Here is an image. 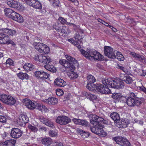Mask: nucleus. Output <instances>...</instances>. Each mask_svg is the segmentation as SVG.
<instances>
[{"instance_id": "1", "label": "nucleus", "mask_w": 146, "mask_h": 146, "mask_svg": "<svg viewBox=\"0 0 146 146\" xmlns=\"http://www.w3.org/2000/svg\"><path fill=\"white\" fill-rule=\"evenodd\" d=\"M68 41L76 46L78 49L80 50L82 54L87 59L90 60L94 59L100 61L104 60V56L94 49H87L86 51L84 50L80 49L81 46L74 40L71 38L69 39Z\"/></svg>"}, {"instance_id": "2", "label": "nucleus", "mask_w": 146, "mask_h": 146, "mask_svg": "<svg viewBox=\"0 0 146 146\" xmlns=\"http://www.w3.org/2000/svg\"><path fill=\"white\" fill-rule=\"evenodd\" d=\"M142 98H139L133 93L130 94V97L127 98V104L130 107L134 106H139L141 104Z\"/></svg>"}, {"instance_id": "3", "label": "nucleus", "mask_w": 146, "mask_h": 146, "mask_svg": "<svg viewBox=\"0 0 146 146\" xmlns=\"http://www.w3.org/2000/svg\"><path fill=\"white\" fill-rule=\"evenodd\" d=\"M0 100L9 105H13L16 102V100L11 96L5 94H0Z\"/></svg>"}, {"instance_id": "4", "label": "nucleus", "mask_w": 146, "mask_h": 146, "mask_svg": "<svg viewBox=\"0 0 146 146\" xmlns=\"http://www.w3.org/2000/svg\"><path fill=\"white\" fill-rule=\"evenodd\" d=\"M113 140L117 144L121 146H130V143L126 138L121 136H117L113 137Z\"/></svg>"}, {"instance_id": "5", "label": "nucleus", "mask_w": 146, "mask_h": 146, "mask_svg": "<svg viewBox=\"0 0 146 146\" xmlns=\"http://www.w3.org/2000/svg\"><path fill=\"white\" fill-rule=\"evenodd\" d=\"M35 49L39 52L42 53L47 54L49 51L48 47L44 44L40 42L35 43Z\"/></svg>"}, {"instance_id": "6", "label": "nucleus", "mask_w": 146, "mask_h": 146, "mask_svg": "<svg viewBox=\"0 0 146 146\" xmlns=\"http://www.w3.org/2000/svg\"><path fill=\"white\" fill-rule=\"evenodd\" d=\"M34 59L35 60H38L39 62L44 63H49L51 61V59L49 56H46L43 55L37 54L35 56Z\"/></svg>"}, {"instance_id": "7", "label": "nucleus", "mask_w": 146, "mask_h": 146, "mask_svg": "<svg viewBox=\"0 0 146 146\" xmlns=\"http://www.w3.org/2000/svg\"><path fill=\"white\" fill-rule=\"evenodd\" d=\"M56 121L60 125H65L71 121L70 119L65 116H60L56 119Z\"/></svg>"}, {"instance_id": "8", "label": "nucleus", "mask_w": 146, "mask_h": 146, "mask_svg": "<svg viewBox=\"0 0 146 146\" xmlns=\"http://www.w3.org/2000/svg\"><path fill=\"white\" fill-rule=\"evenodd\" d=\"M104 52L106 56L110 58L114 59L115 55L113 48L109 46H105Z\"/></svg>"}, {"instance_id": "9", "label": "nucleus", "mask_w": 146, "mask_h": 146, "mask_svg": "<svg viewBox=\"0 0 146 146\" xmlns=\"http://www.w3.org/2000/svg\"><path fill=\"white\" fill-rule=\"evenodd\" d=\"M23 133V132L19 129L13 128L11 130L10 135L11 137L15 139H17L20 137Z\"/></svg>"}, {"instance_id": "10", "label": "nucleus", "mask_w": 146, "mask_h": 146, "mask_svg": "<svg viewBox=\"0 0 146 146\" xmlns=\"http://www.w3.org/2000/svg\"><path fill=\"white\" fill-rule=\"evenodd\" d=\"M96 90L100 93L104 94L110 93V90L107 87L100 84H97Z\"/></svg>"}, {"instance_id": "11", "label": "nucleus", "mask_w": 146, "mask_h": 146, "mask_svg": "<svg viewBox=\"0 0 146 146\" xmlns=\"http://www.w3.org/2000/svg\"><path fill=\"white\" fill-rule=\"evenodd\" d=\"M34 74L37 78L43 80L47 79L50 76L48 73L45 72L43 71H36Z\"/></svg>"}, {"instance_id": "12", "label": "nucleus", "mask_w": 146, "mask_h": 146, "mask_svg": "<svg viewBox=\"0 0 146 146\" xmlns=\"http://www.w3.org/2000/svg\"><path fill=\"white\" fill-rule=\"evenodd\" d=\"M124 82L121 79H114L112 88L116 89L123 88L124 87Z\"/></svg>"}, {"instance_id": "13", "label": "nucleus", "mask_w": 146, "mask_h": 146, "mask_svg": "<svg viewBox=\"0 0 146 146\" xmlns=\"http://www.w3.org/2000/svg\"><path fill=\"white\" fill-rule=\"evenodd\" d=\"M24 104L30 110H33L36 108L37 105H38L37 103L33 102L28 99L24 100Z\"/></svg>"}, {"instance_id": "14", "label": "nucleus", "mask_w": 146, "mask_h": 146, "mask_svg": "<svg viewBox=\"0 0 146 146\" xmlns=\"http://www.w3.org/2000/svg\"><path fill=\"white\" fill-rule=\"evenodd\" d=\"M10 19L19 23H22L24 22V19L22 16L15 12L14 11Z\"/></svg>"}, {"instance_id": "15", "label": "nucleus", "mask_w": 146, "mask_h": 146, "mask_svg": "<svg viewBox=\"0 0 146 146\" xmlns=\"http://www.w3.org/2000/svg\"><path fill=\"white\" fill-rule=\"evenodd\" d=\"M29 121V118L27 115L24 114L20 115L19 118L17 119V123L19 125H23L27 123Z\"/></svg>"}, {"instance_id": "16", "label": "nucleus", "mask_w": 146, "mask_h": 146, "mask_svg": "<svg viewBox=\"0 0 146 146\" xmlns=\"http://www.w3.org/2000/svg\"><path fill=\"white\" fill-rule=\"evenodd\" d=\"M0 31L1 33L8 34L9 36H13L16 35L17 32L14 30L7 28L0 29Z\"/></svg>"}, {"instance_id": "17", "label": "nucleus", "mask_w": 146, "mask_h": 146, "mask_svg": "<svg viewBox=\"0 0 146 146\" xmlns=\"http://www.w3.org/2000/svg\"><path fill=\"white\" fill-rule=\"evenodd\" d=\"M120 77L121 79L127 84H131L133 82L132 78L127 74H121Z\"/></svg>"}, {"instance_id": "18", "label": "nucleus", "mask_w": 146, "mask_h": 146, "mask_svg": "<svg viewBox=\"0 0 146 146\" xmlns=\"http://www.w3.org/2000/svg\"><path fill=\"white\" fill-rule=\"evenodd\" d=\"M113 80L114 79L107 78L102 79V82L104 85L107 87L112 88Z\"/></svg>"}, {"instance_id": "19", "label": "nucleus", "mask_w": 146, "mask_h": 146, "mask_svg": "<svg viewBox=\"0 0 146 146\" xmlns=\"http://www.w3.org/2000/svg\"><path fill=\"white\" fill-rule=\"evenodd\" d=\"M55 85L58 86L63 87L66 85V82L62 79L58 78L55 79L54 81Z\"/></svg>"}, {"instance_id": "20", "label": "nucleus", "mask_w": 146, "mask_h": 146, "mask_svg": "<svg viewBox=\"0 0 146 146\" xmlns=\"http://www.w3.org/2000/svg\"><path fill=\"white\" fill-rule=\"evenodd\" d=\"M44 101L45 103L49 105H54L57 103L58 99L55 98L51 97L45 100Z\"/></svg>"}, {"instance_id": "21", "label": "nucleus", "mask_w": 146, "mask_h": 146, "mask_svg": "<svg viewBox=\"0 0 146 146\" xmlns=\"http://www.w3.org/2000/svg\"><path fill=\"white\" fill-rule=\"evenodd\" d=\"M128 122H127L125 120H121L120 119L117 120V123H116V126L121 128H124L127 126Z\"/></svg>"}, {"instance_id": "22", "label": "nucleus", "mask_w": 146, "mask_h": 146, "mask_svg": "<svg viewBox=\"0 0 146 146\" xmlns=\"http://www.w3.org/2000/svg\"><path fill=\"white\" fill-rule=\"evenodd\" d=\"M72 121L76 124L81 125L85 126H87L88 123L87 121L83 119L74 118L73 119Z\"/></svg>"}, {"instance_id": "23", "label": "nucleus", "mask_w": 146, "mask_h": 146, "mask_svg": "<svg viewBox=\"0 0 146 146\" xmlns=\"http://www.w3.org/2000/svg\"><path fill=\"white\" fill-rule=\"evenodd\" d=\"M42 144L45 146H49L52 143V140L49 137L43 138L41 140Z\"/></svg>"}, {"instance_id": "24", "label": "nucleus", "mask_w": 146, "mask_h": 146, "mask_svg": "<svg viewBox=\"0 0 146 146\" xmlns=\"http://www.w3.org/2000/svg\"><path fill=\"white\" fill-rule=\"evenodd\" d=\"M96 126V134L102 137H104L107 135L106 133L103 130L102 128L99 127V126L98 125Z\"/></svg>"}, {"instance_id": "25", "label": "nucleus", "mask_w": 146, "mask_h": 146, "mask_svg": "<svg viewBox=\"0 0 146 146\" xmlns=\"http://www.w3.org/2000/svg\"><path fill=\"white\" fill-rule=\"evenodd\" d=\"M1 34V36L0 38V44H7V43L9 39V38L8 36L6 35V34Z\"/></svg>"}, {"instance_id": "26", "label": "nucleus", "mask_w": 146, "mask_h": 146, "mask_svg": "<svg viewBox=\"0 0 146 146\" xmlns=\"http://www.w3.org/2000/svg\"><path fill=\"white\" fill-rule=\"evenodd\" d=\"M17 76L20 79L23 80L24 79L28 80L29 76L26 73L20 72L17 74Z\"/></svg>"}, {"instance_id": "27", "label": "nucleus", "mask_w": 146, "mask_h": 146, "mask_svg": "<svg viewBox=\"0 0 146 146\" xmlns=\"http://www.w3.org/2000/svg\"><path fill=\"white\" fill-rule=\"evenodd\" d=\"M83 33V31L80 30L79 31L77 32L74 36V38L77 41L80 40L83 38V36L82 34Z\"/></svg>"}, {"instance_id": "28", "label": "nucleus", "mask_w": 146, "mask_h": 146, "mask_svg": "<svg viewBox=\"0 0 146 146\" xmlns=\"http://www.w3.org/2000/svg\"><path fill=\"white\" fill-rule=\"evenodd\" d=\"M83 94L87 98L90 100H95L97 98V96L96 95L92 94L89 92H84L83 93Z\"/></svg>"}, {"instance_id": "29", "label": "nucleus", "mask_w": 146, "mask_h": 146, "mask_svg": "<svg viewBox=\"0 0 146 146\" xmlns=\"http://www.w3.org/2000/svg\"><path fill=\"white\" fill-rule=\"evenodd\" d=\"M77 133L80 134L83 138H84L88 137L89 135L88 133L85 132L79 128L77 129Z\"/></svg>"}, {"instance_id": "30", "label": "nucleus", "mask_w": 146, "mask_h": 146, "mask_svg": "<svg viewBox=\"0 0 146 146\" xmlns=\"http://www.w3.org/2000/svg\"><path fill=\"white\" fill-rule=\"evenodd\" d=\"M97 115H96L91 114L89 115L90 118V122L93 125L96 126L97 125V123L96 121L97 119Z\"/></svg>"}, {"instance_id": "31", "label": "nucleus", "mask_w": 146, "mask_h": 146, "mask_svg": "<svg viewBox=\"0 0 146 146\" xmlns=\"http://www.w3.org/2000/svg\"><path fill=\"white\" fill-rule=\"evenodd\" d=\"M110 117L114 121H116V123H117V120H119L120 119L119 115L116 112L111 113L110 115Z\"/></svg>"}, {"instance_id": "32", "label": "nucleus", "mask_w": 146, "mask_h": 146, "mask_svg": "<svg viewBox=\"0 0 146 146\" xmlns=\"http://www.w3.org/2000/svg\"><path fill=\"white\" fill-rule=\"evenodd\" d=\"M4 11L5 15L6 16H7L10 18V17L12 15V14L13 13L14 11L12 9L9 8H5L4 9Z\"/></svg>"}, {"instance_id": "33", "label": "nucleus", "mask_w": 146, "mask_h": 146, "mask_svg": "<svg viewBox=\"0 0 146 146\" xmlns=\"http://www.w3.org/2000/svg\"><path fill=\"white\" fill-rule=\"evenodd\" d=\"M37 109L39 110L40 111L42 112H47L48 109L47 108L44 106L40 105L38 103V105H37Z\"/></svg>"}, {"instance_id": "34", "label": "nucleus", "mask_w": 146, "mask_h": 146, "mask_svg": "<svg viewBox=\"0 0 146 146\" xmlns=\"http://www.w3.org/2000/svg\"><path fill=\"white\" fill-rule=\"evenodd\" d=\"M67 75L70 79L72 80L75 79L77 78L78 77V75L77 73L73 71L68 72Z\"/></svg>"}, {"instance_id": "35", "label": "nucleus", "mask_w": 146, "mask_h": 146, "mask_svg": "<svg viewBox=\"0 0 146 146\" xmlns=\"http://www.w3.org/2000/svg\"><path fill=\"white\" fill-rule=\"evenodd\" d=\"M44 67L47 70L53 72H56V69L53 65L46 64L44 66Z\"/></svg>"}, {"instance_id": "36", "label": "nucleus", "mask_w": 146, "mask_h": 146, "mask_svg": "<svg viewBox=\"0 0 146 146\" xmlns=\"http://www.w3.org/2000/svg\"><path fill=\"white\" fill-rule=\"evenodd\" d=\"M97 84H95L93 83H87L86 86L87 88L90 91H93L94 90V88H96Z\"/></svg>"}, {"instance_id": "37", "label": "nucleus", "mask_w": 146, "mask_h": 146, "mask_svg": "<svg viewBox=\"0 0 146 146\" xmlns=\"http://www.w3.org/2000/svg\"><path fill=\"white\" fill-rule=\"evenodd\" d=\"M35 1L36 2H35V3L32 6L36 9H41L42 8V6L40 2L37 0H35Z\"/></svg>"}, {"instance_id": "38", "label": "nucleus", "mask_w": 146, "mask_h": 146, "mask_svg": "<svg viewBox=\"0 0 146 146\" xmlns=\"http://www.w3.org/2000/svg\"><path fill=\"white\" fill-rule=\"evenodd\" d=\"M115 58H117L119 60L121 61H123L124 60L123 56L121 53L119 52H117L116 55H115Z\"/></svg>"}, {"instance_id": "39", "label": "nucleus", "mask_w": 146, "mask_h": 146, "mask_svg": "<svg viewBox=\"0 0 146 146\" xmlns=\"http://www.w3.org/2000/svg\"><path fill=\"white\" fill-rule=\"evenodd\" d=\"M87 79L88 81V83H94L96 81L95 78L91 75H88L87 76Z\"/></svg>"}, {"instance_id": "40", "label": "nucleus", "mask_w": 146, "mask_h": 146, "mask_svg": "<svg viewBox=\"0 0 146 146\" xmlns=\"http://www.w3.org/2000/svg\"><path fill=\"white\" fill-rule=\"evenodd\" d=\"M121 95V94L119 93H114L112 95V97L113 99L119 101Z\"/></svg>"}, {"instance_id": "41", "label": "nucleus", "mask_w": 146, "mask_h": 146, "mask_svg": "<svg viewBox=\"0 0 146 146\" xmlns=\"http://www.w3.org/2000/svg\"><path fill=\"white\" fill-rule=\"evenodd\" d=\"M59 63L60 64L64 66L65 67L68 66V62L66 60L61 59L59 61Z\"/></svg>"}, {"instance_id": "42", "label": "nucleus", "mask_w": 146, "mask_h": 146, "mask_svg": "<svg viewBox=\"0 0 146 146\" xmlns=\"http://www.w3.org/2000/svg\"><path fill=\"white\" fill-rule=\"evenodd\" d=\"M38 119L40 121L44 124H45L48 118L44 117L42 115L38 116Z\"/></svg>"}, {"instance_id": "43", "label": "nucleus", "mask_w": 146, "mask_h": 146, "mask_svg": "<svg viewBox=\"0 0 146 146\" xmlns=\"http://www.w3.org/2000/svg\"><path fill=\"white\" fill-rule=\"evenodd\" d=\"M45 125L47 126L52 127L54 126V124L52 121L48 118Z\"/></svg>"}, {"instance_id": "44", "label": "nucleus", "mask_w": 146, "mask_h": 146, "mask_svg": "<svg viewBox=\"0 0 146 146\" xmlns=\"http://www.w3.org/2000/svg\"><path fill=\"white\" fill-rule=\"evenodd\" d=\"M97 119L96 120V124H97V125L96 126H100L101 123H102V121L104 120V118L101 117H99L98 116H97Z\"/></svg>"}, {"instance_id": "45", "label": "nucleus", "mask_w": 146, "mask_h": 146, "mask_svg": "<svg viewBox=\"0 0 146 146\" xmlns=\"http://www.w3.org/2000/svg\"><path fill=\"white\" fill-rule=\"evenodd\" d=\"M131 54L134 58L136 59H137L139 60V61H140L141 58L142 57V55H140L134 52H132Z\"/></svg>"}, {"instance_id": "46", "label": "nucleus", "mask_w": 146, "mask_h": 146, "mask_svg": "<svg viewBox=\"0 0 146 146\" xmlns=\"http://www.w3.org/2000/svg\"><path fill=\"white\" fill-rule=\"evenodd\" d=\"M28 127L30 130L33 132H36L38 131V129L36 127L31 124H29L28 125Z\"/></svg>"}, {"instance_id": "47", "label": "nucleus", "mask_w": 146, "mask_h": 146, "mask_svg": "<svg viewBox=\"0 0 146 146\" xmlns=\"http://www.w3.org/2000/svg\"><path fill=\"white\" fill-rule=\"evenodd\" d=\"M127 98L125 96H122L121 95L119 101L120 102L126 103L127 101Z\"/></svg>"}, {"instance_id": "48", "label": "nucleus", "mask_w": 146, "mask_h": 146, "mask_svg": "<svg viewBox=\"0 0 146 146\" xmlns=\"http://www.w3.org/2000/svg\"><path fill=\"white\" fill-rule=\"evenodd\" d=\"M60 25L58 24V23L55 24V25L53 26V28L58 32H60V29L62 27L60 26Z\"/></svg>"}, {"instance_id": "49", "label": "nucleus", "mask_w": 146, "mask_h": 146, "mask_svg": "<svg viewBox=\"0 0 146 146\" xmlns=\"http://www.w3.org/2000/svg\"><path fill=\"white\" fill-rule=\"evenodd\" d=\"M49 135L51 137H56L57 133L55 131L53 130H50L49 132Z\"/></svg>"}, {"instance_id": "50", "label": "nucleus", "mask_w": 146, "mask_h": 146, "mask_svg": "<svg viewBox=\"0 0 146 146\" xmlns=\"http://www.w3.org/2000/svg\"><path fill=\"white\" fill-rule=\"evenodd\" d=\"M68 66L66 67V68H68V70H69L71 72L73 71L75 69V67L72 64L68 63Z\"/></svg>"}, {"instance_id": "51", "label": "nucleus", "mask_w": 146, "mask_h": 146, "mask_svg": "<svg viewBox=\"0 0 146 146\" xmlns=\"http://www.w3.org/2000/svg\"><path fill=\"white\" fill-rule=\"evenodd\" d=\"M51 3H52V5L54 7H59L60 4V2L58 0H54Z\"/></svg>"}, {"instance_id": "52", "label": "nucleus", "mask_w": 146, "mask_h": 146, "mask_svg": "<svg viewBox=\"0 0 146 146\" xmlns=\"http://www.w3.org/2000/svg\"><path fill=\"white\" fill-rule=\"evenodd\" d=\"M58 20L62 24H65L68 25L70 24V23L67 22L65 19L61 17H59Z\"/></svg>"}, {"instance_id": "53", "label": "nucleus", "mask_w": 146, "mask_h": 146, "mask_svg": "<svg viewBox=\"0 0 146 146\" xmlns=\"http://www.w3.org/2000/svg\"><path fill=\"white\" fill-rule=\"evenodd\" d=\"M25 2L30 6H32L35 3V0H24Z\"/></svg>"}, {"instance_id": "54", "label": "nucleus", "mask_w": 146, "mask_h": 146, "mask_svg": "<svg viewBox=\"0 0 146 146\" xmlns=\"http://www.w3.org/2000/svg\"><path fill=\"white\" fill-rule=\"evenodd\" d=\"M6 63L8 64L9 66H13L14 65L13 60L10 58H8L6 60Z\"/></svg>"}, {"instance_id": "55", "label": "nucleus", "mask_w": 146, "mask_h": 146, "mask_svg": "<svg viewBox=\"0 0 146 146\" xmlns=\"http://www.w3.org/2000/svg\"><path fill=\"white\" fill-rule=\"evenodd\" d=\"M139 74L141 76H145L146 75V71L144 70L143 69L141 70H140L138 72Z\"/></svg>"}, {"instance_id": "56", "label": "nucleus", "mask_w": 146, "mask_h": 146, "mask_svg": "<svg viewBox=\"0 0 146 146\" xmlns=\"http://www.w3.org/2000/svg\"><path fill=\"white\" fill-rule=\"evenodd\" d=\"M12 6H11V7L13 8H17L18 7L19 4L16 1H12L11 2Z\"/></svg>"}, {"instance_id": "57", "label": "nucleus", "mask_w": 146, "mask_h": 146, "mask_svg": "<svg viewBox=\"0 0 146 146\" xmlns=\"http://www.w3.org/2000/svg\"><path fill=\"white\" fill-rule=\"evenodd\" d=\"M56 95L60 96L63 94V92L61 89L57 90L56 91Z\"/></svg>"}, {"instance_id": "58", "label": "nucleus", "mask_w": 146, "mask_h": 146, "mask_svg": "<svg viewBox=\"0 0 146 146\" xmlns=\"http://www.w3.org/2000/svg\"><path fill=\"white\" fill-rule=\"evenodd\" d=\"M6 118L5 116L0 115V122L5 123L6 122Z\"/></svg>"}, {"instance_id": "59", "label": "nucleus", "mask_w": 146, "mask_h": 146, "mask_svg": "<svg viewBox=\"0 0 146 146\" xmlns=\"http://www.w3.org/2000/svg\"><path fill=\"white\" fill-rule=\"evenodd\" d=\"M0 145L1 146H9L8 140L5 142H1Z\"/></svg>"}, {"instance_id": "60", "label": "nucleus", "mask_w": 146, "mask_h": 146, "mask_svg": "<svg viewBox=\"0 0 146 146\" xmlns=\"http://www.w3.org/2000/svg\"><path fill=\"white\" fill-rule=\"evenodd\" d=\"M65 56L66 59L70 62H72L73 60H74V58L72 57V56L69 55H66Z\"/></svg>"}, {"instance_id": "61", "label": "nucleus", "mask_w": 146, "mask_h": 146, "mask_svg": "<svg viewBox=\"0 0 146 146\" xmlns=\"http://www.w3.org/2000/svg\"><path fill=\"white\" fill-rule=\"evenodd\" d=\"M8 141L9 146H12L13 145H14L15 143L16 142V141L15 140L13 139L8 140Z\"/></svg>"}, {"instance_id": "62", "label": "nucleus", "mask_w": 146, "mask_h": 146, "mask_svg": "<svg viewBox=\"0 0 146 146\" xmlns=\"http://www.w3.org/2000/svg\"><path fill=\"white\" fill-rule=\"evenodd\" d=\"M118 68V69L122 70L124 73L126 72H127V69L121 66H120L119 65L117 66Z\"/></svg>"}, {"instance_id": "63", "label": "nucleus", "mask_w": 146, "mask_h": 146, "mask_svg": "<svg viewBox=\"0 0 146 146\" xmlns=\"http://www.w3.org/2000/svg\"><path fill=\"white\" fill-rule=\"evenodd\" d=\"M27 64L28 66L29 69H30V70H29L30 71L32 70L35 68V66L32 64L28 63H27Z\"/></svg>"}, {"instance_id": "64", "label": "nucleus", "mask_w": 146, "mask_h": 146, "mask_svg": "<svg viewBox=\"0 0 146 146\" xmlns=\"http://www.w3.org/2000/svg\"><path fill=\"white\" fill-rule=\"evenodd\" d=\"M52 146H63V145L62 143L55 142L53 143Z\"/></svg>"}]
</instances>
